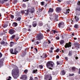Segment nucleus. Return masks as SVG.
<instances>
[{
	"label": "nucleus",
	"mask_w": 80,
	"mask_h": 80,
	"mask_svg": "<svg viewBox=\"0 0 80 80\" xmlns=\"http://www.w3.org/2000/svg\"><path fill=\"white\" fill-rule=\"evenodd\" d=\"M19 73V70L18 69H13L12 71V75L13 77V78L15 79L17 78L18 77Z\"/></svg>",
	"instance_id": "nucleus-1"
},
{
	"label": "nucleus",
	"mask_w": 80,
	"mask_h": 80,
	"mask_svg": "<svg viewBox=\"0 0 80 80\" xmlns=\"http://www.w3.org/2000/svg\"><path fill=\"white\" fill-rule=\"evenodd\" d=\"M22 13H25L26 15H28V13H33L34 12V8H31L30 9H29L27 10H22L21 11Z\"/></svg>",
	"instance_id": "nucleus-2"
},
{
	"label": "nucleus",
	"mask_w": 80,
	"mask_h": 80,
	"mask_svg": "<svg viewBox=\"0 0 80 80\" xmlns=\"http://www.w3.org/2000/svg\"><path fill=\"white\" fill-rule=\"evenodd\" d=\"M54 65V63L51 61H49L46 64L47 68H49V69H50L51 70H52V67H53Z\"/></svg>",
	"instance_id": "nucleus-3"
},
{
	"label": "nucleus",
	"mask_w": 80,
	"mask_h": 80,
	"mask_svg": "<svg viewBox=\"0 0 80 80\" xmlns=\"http://www.w3.org/2000/svg\"><path fill=\"white\" fill-rule=\"evenodd\" d=\"M79 21V18L78 16H75L74 19L73 20L69 19V21L71 22L72 24L73 23V22L77 23Z\"/></svg>",
	"instance_id": "nucleus-4"
},
{
	"label": "nucleus",
	"mask_w": 80,
	"mask_h": 80,
	"mask_svg": "<svg viewBox=\"0 0 80 80\" xmlns=\"http://www.w3.org/2000/svg\"><path fill=\"white\" fill-rule=\"evenodd\" d=\"M6 40H7V37H4L2 41L1 42V44L4 46H7V42H6Z\"/></svg>",
	"instance_id": "nucleus-5"
},
{
	"label": "nucleus",
	"mask_w": 80,
	"mask_h": 80,
	"mask_svg": "<svg viewBox=\"0 0 80 80\" xmlns=\"http://www.w3.org/2000/svg\"><path fill=\"white\" fill-rule=\"evenodd\" d=\"M43 38V35L42 33H39L37 36V39L38 40H40Z\"/></svg>",
	"instance_id": "nucleus-6"
},
{
	"label": "nucleus",
	"mask_w": 80,
	"mask_h": 80,
	"mask_svg": "<svg viewBox=\"0 0 80 80\" xmlns=\"http://www.w3.org/2000/svg\"><path fill=\"white\" fill-rule=\"evenodd\" d=\"M10 53L11 54H14L15 55H17V53H18V51H17V48H15L14 49V52H13V49H11L10 50Z\"/></svg>",
	"instance_id": "nucleus-7"
},
{
	"label": "nucleus",
	"mask_w": 80,
	"mask_h": 80,
	"mask_svg": "<svg viewBox=\"0 0 80 80\" xmlns=\"http://www.w3.org/2000/svg\"><path fill=\"white\" fill-rule=\"evenodd\" d=\"M16 17L18 18L17 19V21H19V22L20 21V20L22 18V15L20 14H17L16 15Z\"/></svg>",
	"instance_id": "nucleus-8"
},
{
	"label": "nucleus",
	"mask_w": 80,
	"mask_h": 80,
	"mask_svg": "<svg viewBox=\"0 0 80 80\" xmlns=\"http://www.w3.org/2000/svg\"><path fill=\"white\" fill-rule=\"evenodd\" d=\"M78 7L76 8V9L77 11H80V1H78Z\"/></svg>",
	"instance_id": "nucleus-9"
},
{
	"label": "nucleus",
	"mask_w": 80,
	"mask_h": 80,
	"mask_svg": "<svg viewBox=\"0 0 80 80\" xmlns=\"http://www.w3.org/2000/svg\"><path fill=\"white\" fill-rule=\"evenodd\" d=\"M64 12H65V14H68V13H69L70 9H67V7L66 8H64Z\"/></svg>",
	"instance_id": "nucleus-10"
},
{
	"label": "nucleus",
	"mask_w": 80,
	"mask_h": 80,
	"mask_svg": "<svg viewBox=\"0 0 80 80\" xmlns=\"http://www.w3.org/2000/svg\"><path fill=\"white\" fill-rule=\"evenodd\" d=\"M58 27L59 28L60 27H64V23L63 22H59L58 24Z\"/></svg>",
	"instance_id": "nucleus-11"
},
{
	"label": "nucleus",
	"mask_w": 80,
	"mask_h": 80,
	"mask_svg": "<svg viewBox=\"0 0 80 80\" xmlns=\"http://www.w3.org/2000/svg\"><path fill=\"white\" fill-rule=\"evenodd\" d=\"M72 45V44L71 43V42H69V43H66V45H65L64 47L65 48H67V47H70Z\"/></svg>",
	"instance_id": "nucleus-12"
},
{
	"label": "nucleus",
	"mask_w": 80,
	"mask_h": 80,
	"mask_svg": "<svg viewBox=\"0 0 80 80\" xmlns=\"http://www.w3.org/2000/svg\"><path fill=\"white\" fill-rule=\"evenodd\" d=\"M27 76L26 75H22L20 77V79H22L23 80H27Z\"/></svg>",
	"instance_id": "nucleus-13"
},
{
	"label": "nucleus",
	"mask_w": 80,
	"mask_h": 80,
	"mask_svg": "<svg viewBox=\"0 0 80 80\" xmlns=\"http://www.w3.org/2000/svg\"><path fill=\"white\" fill-rule=\"evenodd\" d=\"M58 15H56L55 16V17L54 18V20L55 22H57V21H58Z\"/></svg>",
	"instance_id": "nucleus-14"
},
{
	"label": "nucleus",
	"mask_w": 80,
	"mask_h": 80,
	"mask_svg": "<svg viewBox=\"0 0 80 80\" xmlns=\"http://www.w3.org/2000/svg\"><path fill=\"white\" fill-rule=\"evenodd\" d=\"M74 45L75 47L78 48H80V44L79 45L78 43L76 42L74 43Z\"/></svg>",
	"instance_id": "nucleus-15"
},
{
	"label": "nucleus",
	"mask_w": 80,
	"mask_h": 80,
	"mask_svg": "<svg viewBox=\"0 0 80 80\" xmlns=\"http://www.w3.org/2000/svg\"><path fill=\"white\" fill-rule=\"evenodd\" d=\"M9 32L10 34L12 35V34L14 33V31L13 29H11L9 31Z\"/></svg>",
	"instance_id": "nucleus-16"
},
{
	"label": "nucleus",
	"mask_w": 80,
	"mask_h": 80,
	"mask_svg": "<svg viewBox=\"0 0 80 80\" xmlns=\"http://www.w3.org/2000/svg\"><path fill=\"white\" fill-rule=\"evenodd\" d=\"M47 57V54L45 53H43V54L42 56H41V58H46Z\"/></svg>",
	"instance_id": "nucleus-17"
},
{
	"label": "nucleus",
	"mask_w": 80,
	"mask_h": 80,
	"mask_svg": "<svg viewBox=\"0 0 80 80\" xmlns=\"http://www.w3.org/2000/svg\"><path fill=\"white\" fill-rule=\"evenodd\" d=\"M53 12V9L52 8H50L48 11V13H50Z\"/></svg>",
	"instance_id": "nucleus-18"
},
{
	"label": "nucleus",
	"mask_w": 80,
	"mask_h": 80,
	"mask_svg": "<svg viewBox=\"0 0 80 80\" xmlns=\"http://www.w3.org/2000/svg\"><path fill=\"white\" fill-rule=\"evenodd\" d=\"M61 10V9L59 8H57L56 9V12L58 13Z\"/></svg>",
	"instance_id": "nucleus-19"
},
{
	"label": "nucleus",
	"mask_w": 80,
	"mask_h": 80,
	"mask_svg": "<svg viewBox=\"0 0 80 80\" xmlns=\"http://www.w3.org/2000/svg\"><path fill=\"white\" fill-rule=\"evenodd\" d=\"M38 71L37 70H34L32 71V73H37Z\"/></svg>",
	"instance_id": "nucleus-20"
},
{
	"label": "nucleus",
	"mask_w": 80,
	"mask_h": 80,
	"mask_svg": "<svg viewBox=\"0 0 80 80\" xmlns=\"http://www.w3.org/2000/svg\"><path fill=\"white\" fill-rule=\"evenodd\" d=\"M17 22H14L12 24V26H13V27H17Z\"/></svg>",
	"instance_id": "nucleus-21"
},
{
	"label": "nucleus",
	"mask_w": 80,
	"mask_h": 80,
	"mask_svg": "<svg viewBox=\"0 0 80 80\" xmlns=\"http://www.w3.org/2000/svg\"><path fill=\"white\" fill-rule=\"evenodd\" d=\"M39 26L40 27H41L43 25V23L42 22H38Z\"/></svg>",
	"instance_id": "nucleus-22"
},
{
	"label": "nucleus",
	"mask_w": 80,
	"mask_h": 80,
	"mask_svg": "<svg viewBox=\"0 0 80 80\" xmlns=\"http://www.w3.org/2000/svg\"><path fill=\"white\" fill-rule=\"evenodd\" d=\"M14 45V42H10V47H13V46Z\"/></svg>",
	"instance_id": "nucleus-23"
},
{
	"label": "nucleus",
	"mask_w": 80,
	"mask_h": 80,
	"mask_svg": "<svg viewBox=\"0 0 80 80\" xmlns=\"http://www.w3.org/2000/svg\"><path fill=\"white\" fill-rule=\"evenodd\" d=\"M32 25L34 27H35L37 26V23L35 22H33Z\"/></svg>",
	"instance_id": "nucleus-24"
},
{
	"label": "nucleus",
	"mask_w": 80,
	"mask_h": 80,
	"mask_svg": "<svg viewBox=\"0 0 80 80\" xmlns=\"http://www.w3.org/2000/svg\"><path fill=\"white\" fill-rule=\"evenodd\" d=\"M60 43L61 45H62L64 43V41L63 40H61L60 41Z\"/></svg>",
	"instance_id": "nucleus-25"
},
{
	"label": "nucleus",
	"mask_w": 80,
	"mask_h": 80,
	"mask_svg": "<svg viewBox=\"0 0 80 80\" xmlns=\"http://www.w3.org/2000/svg\"><path fill=\"white\" fill-rule=\"evenodd\" d=\"M61 74H62V75H64L65 74V71L63 70L61 72Z\"/></svg>",
	"instance_id": "nucleus-26"
},
{
	"label": "nucleus",
	"mask_w": 80,
	"mask_h": 80,
	"mask_svg": "<svg viewBox=\"0 0 80 80\" xmlns=\"http://www.w3.org/2000/svg\"><path fill=\"white\" fill-rule=\"evenodd\" d=\"M74 27L75 28H78V25L77 24H75L74 26Z\"/></svg>",
	"instance_id": "nucleus-27"
},
{
	"label": "nucleus",
	"mask_w": 80,
	"mask_h": 80,
	"mask_svg": "<svg viewBox=\"0 0 80 80\" xmlns=\"http://www.w3.org/2000/svg\"><path fill=\"white\" fill-rule=\"evenodd\" d=\"M15 35H12V36L11 38H10V39H12H12H13V38H15Z\"/></svg>",
	"instance_id": "nucleus-28"
},
{
	"label": "nucleus",
	"mask_w": 80,
	"mask_h": 80,
	"mask_svg": "<svg viewBox=\"0 0 80 80\" xmlns=\"http://www.w3.org/2000/svg\"><path fill=\"white\" fill-rule=\"evenodd\" d=\"M52 33H54V34H55V33H57V32L55 30H52Z\"/></svg>",
	"instance_id": "nucleus-29"
},
{
	"label": "nucleus",
	"mask_w": 80,
	"mask_h": 80,
	"mask_svg": "<svg viewBox=\"0 0 80 80\" xmlns=\"http://www.w3.org/2000/svg\"><path fill=\"white\" fill-rule=\"evenodd\" d=\"M11 79H12V77L10 76H9L8 78H7L6 79L7 80H11Z\"/></svg>",
	"instance_id": "nucleus-30"
},
{
	"label": "nucleus",
	"mask_w": 80,
	"mask_h": 80,
	"mask_svg": "<svg viewBox=\"0 0 80 80\" xmlns=\"http://www.w3.org/2000/svg\"><path fill=\"white\" fill-rule=\"evenodd\" d=\"M7 26H8V25H7L5 24V25H3L2 27H3V28H6V27H7Z\"/></svg>",
	"instance_id": "nucleus-31"
},
{
	"label": "nucleus",
	"mask_w": 80,
	"mask_h": 80,
	"mask_svg": "<svg viewBox=\"0 0 80 80\" xmlns=\"http://www.w3.org/2000/svg\"><path fill=\"white\" fill-rule=\"evenodd\" d=\"M3 62V59H1L0 60V65L1 64V63H2Z\"/></svg>",
	"instance_id": "nucleus-32"
},
{
	"label": "nucleus",
	"mask_w": 80,
	"mask_h": 80,
	"mask_svg": "<svg viewBox=\"0 0 80 80\" xmlns=\"http://www.w3.org/2000/svg\"><path fill=\"white\" fill-rule=\"evenodd\" d=\"M72 53L70 51L68 53V55L69 56H72Z\"/></svg>",
	"instance_id": "nucleus-33"
},
{
	"label": "nucleus",
	"mask_w": 80,
	"mask_h": 80,
	"mask_svg": "<svg viewBox=\"0 0 80 80\" xmlns=\"http://www.w3.org/2000/svg\"><path fill=\"white\" fill-rule=\"evenodd\" d=\"M13 3L14 4H15V3H17V0H14V1H13Z\"/></svg>",
	"instance_id": "nucleus-34"
},
{
	"label": "nucleus",
	"mask_w": 80,
	"mask_h": 80,
	"mask_svg": "<svg viewBox=\"0 0 80 80\" xmlns=\"http://www.w3.org/2000/svg\"><path fill=\"white\" fill-rule=\"evenodd\" d=\"M52 77L51 76H49V80H52Z\"/></svg>",
	"instance_id": "nucleus-35"
},
{
	"label": "nucleus",
	"mask_w": 80,
	"mask_h": 80,
	"mask_svg": "<svg viewBox=\"0 0 80 80\" xmlns=\"http://www.w3.org/2000/svg\"><path fill=\"white\" fill-rule=\"evenodd\" d=\"M40 68L41 69H42V68H43V66H42V65H40L39 66Z\"/></svg>",
	"instance_id": "nucleus-36"
},
{
	"label": "nucleus",
	"mask_w": 80,
	"mask_h": 80,
	"mask_svg": "<svg viewBox=\"0 0 80 80\" xmlns=\"http://www.w3.org/2000/svg\"><path fill=\"white\" fill-rule=\"evenodd\" d=\"M11 18H12V19L14 18V16H13L12 15H11Z\"/></svg>",
	"instance_id": "nucleus-37"
},
{
	"label": "nucleus",
	"mask_w": 80,
	"mask_h": 80,
	"mask_svg": "<svg viewBox=\"0 0 80 80\" xmlns=\"http://www.w3.org/2000/svg\"><path fill=\"white\" fill-rule=\"evenodd\" d=\"M27 72H28V70L27 69H26L24 71V72L25 73H27Z\"/></svg>",
	"instance_id": "nucleus-38"
},
{
	"label": "nucleus",
	"mask_w": 80,
	"mask_h": 80,
	"mask_svg": "<svg viewBox=\"0 0 80 80\" xmlns=\"http://www.w3.org/2000/svg\"><path fill=\"white\" fill-rule=\"evenodd\" d=\"M19 39V38H18V37H17L16 38L15 40L16 41H17V40H18Z\"/></svg>",
	"instance_id": "nucleus-39"
},
{
	"label": "nucleus",
	"mask_w": 80,
	"mask_h": 80,
	"mask_svg": "<svg viewBox=\"0 0 80 80\" xmlns=\"http://www.w3.org/2000/svg\"><path fill=\"white\" fill-rule=\"evenodd\" d=\"M60 61H58L57 62V65H60Z\"/></svg>",
	"instance_id": "nucleus-40"
},
{
	"label": "nucleus",
	"mask_w": 80,
	"mask_h": 80,
	"mask_svg": "<svg viewBox=\"0 0 80 80\" xmlns=\"http://www.w3.org/2000/svg\"><path fill=\"white\" fill-rule=\"evenodd\" d=\"M36 43L37 44V45H38L39 43H40V42L38 41H36Z\"/></svg>",
	"instance_id": "nucleus-41"
},
{
	"label": "nucleus",
	"mask_w": 80,
	"mask_h": 80,
	"mask_svg": "<svg viewBox=\"0 0 80 80\" xmlns=\"http://www.w3.org/2000/svg\"><path fill=\"white\" fill-rule=\"evenodd\" d=\"M53 36H50L49 37V38H50V39H52L51 40H53V39L52 38V37Z\"/></svg>",
	"instance_id": "nucleus-42"
},
{
	"label": "nucleus",
	"mask_w": 80,
	"mask_h": 80,
	"mask_svg": "<svg viewBox=\"0 0 80 80\" xmlns=\"http://www.w3.org/2000/svg\"><path fill=\"white\" fill-rule=\"evenodd\" d=\"M75 70V67H73L72 68V70H73V71H74V70Z\"/></svg>",
	"instance_id": "nucleus-43"
},
{
	"label": "nucleus",
	"mask_w": 80,
	"mask_h": 80,
	"mask_svg": "<svg viewBox=\"0 0 80 80\" xmlns=\"http://www.w3.org/2000/svg\"><path fill=\"white\" fill-rule=\"evenodd\" d=\"M41 5H43V4H44V2H41Z\"/></svg>",
	"instance_id": "nucleus-44"
},
{
	"label": "nucleus",
	"mask_w": 80,
	"mask_h": 80,
	"mask_svg": "<svg viewBox=\"0 0 80 80\" xmlns=\"http://www.w3.org/2000/svg\"><path fill=\"white\" fill-rule=\"evenodd\" d=\"M29 80H33V78H32V76H31L30 77V79Z\"/></svg>",
	"instance_id": "nucleus-45"
},
{
	"label": "nucleus",
	"mask_w": 80,
	"mask_h": 80,
	"mask_svg": "<svg viewBox=\"0 0 80 80\" xmlns=\"http://www.w3.org/2000/svg\"><path fill=\"white\" fill-rule=\"evenodd\" d=\"M58 51H59V49H57L56 50V52H57V53H58Z\"/></svg>",
	"instance_id": "nucleus-46"
},
{
	"label": "nucleus",
	"mask_w": 80,
	"mask_h": 80,
	"mask_svg": "<svg viewBox=\"0 0 80 80\" xmlns=\"http://www.w3.org/2000/svg\"><path fill=\"white\" fill-rule=\"evenodd\" d=\"M73 75H74L73 74H69V76L71 77V76H73Z\"/></svg>",
	"instance_id": "nucleus-47"
},
{
	"label": "nucleus",
	"mask_w": 80,
	"mask_h": 80,
	"mask_svg": "<svg viewBox=\"0 0 80 80\" xmlns=\"http://www.w3.org/2000/svg\"><path fill=\"white\" fill-rule=\"evenodd\" d=\"M53 49H54V48H53V47H51L50 48V50H53Z\"/></svg>",
	"instance_id": "nucleus-48"
},
{
	"label": "nucleus",
	"mask_w": 80,
	"mask_h": 80,
	"mask_svg": "<svg viewBox=\"0 0 80 80\" xmlns=\"http://www.w3.org/2000/svg\"><path fill=\"white\" fill-rule=\"evenodd\" d=\"M35 50L36 52H38V50L37 48H35Z\"/></svg>",
	"instance_id": "nucleus-49"
},
{
	"label": "nucleus",
	"mask_w": 80,
	"mask_h": 80,
	"mask_svg": "<svg viewBox=\"0 0 80 80\" xmlns=\"http://www.w3.org/2000/svg\"><path fill=\"white\" fill-rule=\"evenodd\" d=\"M65 59L66 60H68V58L67 57H66L65 58Z\"/></svg>",
	"instance_id": "nucleus-50"
},
{
	"label": "nucleus",
	"mask_w": 80,
	"mask_h": 80,
	"mask_svg": "<svg viewBox=\"0 0 80 80\" xmlns=\"http://www.w3.org/2000/svg\"><path fill=\"white\" fill-rule=\"evenodd\" d=\"M2 57V54L0 52V57Z\"/></svg>",
	"instance_id": "nucleus-51"
},
{
	"label": "nucleus",
	"mask_w": 80,
	"mask_h": 80,
	"mask_svg": "<svg viewBox=\"0 0 80 80\" xmlns=\"http://www.w3.org/2000/svg\"><path fill=\"white\" fill-rule=\"evenodd\" d=\"M49 52L50 53H52V52H53V51H52V50H49Z\"/></svg>",
	"instance_id": "nucleus-52"
},
{
	"label": "nucleus",
	"mask_w": 80,
	"mask_h": 80,
	"mask_svg": "<svg viewBox=\"0 0 80 80\" xmlns=\"http://www.w3.org/2000/svg\"><path fill=\"white\" fill-rule=\"evenodd\" d=\"M57 58H59V56L57 55L56 56Z\"/></svg>",
	"instance_id": "nucleus-53"
},
{
	"label": "nucleus",
	"mask_w": 80,
	"mask_h": 80,
	"mask_svg": "<svg viewBox=\"0 0 80 80\" xmlns=\"http://www.w3.org/2000/svg\"><path fill=\"white\" fill-rule=\"evenodd\" d=\"M48 42L49 44H50V43H51V42L49 40H48Z\"/></svg>",
	"instance_id": "nucleus-54"
},
{
	"label": "nucleus",
	"mask_w": 80,
	"mask_h": 80,
	"mask_svg": "<svg viewBox=\"0 0 80 80\" xmlns=\"http://www.w3.org/2000/svg\"><path fill=\"white\" fill-rule=\"evenodd\" d=\"M29 0H23V1L24 2H27V1H28Z\"/></svg>",
	"instance_id": "nucleus-55"
},
{
	"label": "nucleus",
	"mask_w": 80,
	"mask_h": 80,
	"mask_svg": "<svg viewBox=\"0 0 80 80\" xmlns=\"http://www.w3.org/2000/svg\"><path fill=\"white\" fill-rule=\"evenodd\" d=\"M56 39L57 40H59V39H60V38H59L58 37V38H56Z\"/></svg>",
	"instance_id": "nucleus-56"
},
{
	"label": "nucleus",
	"mask_w": 80,
	"mask_h": 80,
	"mask_svg": "<svg viewBox=\"0 0 80 80\" xmlns=\"http://www.w3.org/2000/svg\"><path fill=\"white\" fill-rule=\"evenodd\" d=\"M47 32H50V30L49 29H47Z\"/></svg>",
	"instance_id": "nucleus-57"
},
{
	"label": "nucleus",
	"mask_w": 80,
	"mask_h": 80,
	"mask_svg": "<svg viewBox=\"0 0 80 80\" xmlns=\"http://www.w3.org/2000/svg\"><path fill=\"white\" fill-rule=\"evenodd\" d=\"M78 58L77 57H76L75 58V59H76V60H77V59H78Z\"/></svg>",
	"instance_id": "nucleus-58"
},
{
	"label": "nucleus",
	"mask_w": 80,
	"mask_h": 80,
	"mask_svg": "<svg viewBox=\"0 0 80 80\" xmlns=\"http://www.w3.org/2000/svg\"><path fill=\"white\" fill-rule=\"evenodd\" d=\"M49 18H50V20H53V19L52 18L51 19V17H50Z\"/></svg>",
	"instance_id": "nucleus-59"
},
{
	"label": "nucleus",
	"mask_w": 80,
	"mask_h": 80,
	"mask_svg": "<svg viewBox=\"0 0 80 80\" xmlns=\"http://www.w3.org/2000/svg\"><path fill=\"white\" fill-rule=\"evenodd\" d=\"M77 38H74V40H77Z\"/></svg>",
	"instance_id": "nucleus-60"
},
{
	"label": "nucleus",
	"mask_w": 80,
	"mask_h": 80,
	"mask_svg": "<svg viewBox=\"0 0 80 80\" xmlns=\"http://www.w3.org/2000/svg\"><path fill=\"white\" fill-rule=\"evenodd\" d=\"M72 36H74V33H72Z\"/></svg>",
	"instance_id": "nucleus-61"
},
{
	"label": "nucleus",
	"mask_w": 80,
	"mask_h": 80,
	"mask_svg": "<svg viewBox=\"0 0 80 80\" xmlns=\"http://www.w3.org/2000/svg\"><path fill=\"white\" fill-rule=\"evenodd\" d=\"M28 31H29V32H30V29H28Z\"/></svg>",
	"instance_id": "nucleus-62"
},
{
	"label": "nucleus",
	"mask_w": 80,
	"mask_h": 80,
	"mask_svg": "<svg viewBox=\"0 0 80 80\" xmlns=\"http://www.w3.org/2000/svg\"><path fill=\"white\" fill-rule=\"evenodd\" d=\"M61 0H58V2H61Z\"/></svg>",
	"instance_id": "nucleus-63"
},
{
	"label": "nucleus",
	"mask_w": 80,
	"mask_h": 80,
	"mask_svg": "<svg viewBox=\"0 0 80 80\" xmlns=\"http://www.w3.org/2000/svg\"><path fill=\"white\" fill-rule=\"evenodd\" d=\"M79 73H80V68L79 69Z\"/></svg>",
	"instance_id": "nucleus-64"
}]
</instances>
